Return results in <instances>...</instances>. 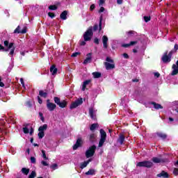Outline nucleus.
I'll list each match as a JSON object with an SVG mask.
<instances>
[{
	"instance_id": "nucleus-1",
	"label": "nucleus",
	"mask_w": 178,
	"mask_h": 178,
	"mask_svg": "<svg viewBox=\"0 0 178 178\" xmlns=\"http://www.w3.org/2000/svg\"><path fill=\"white\" fill-rule=\"evenodd\" d=\"M173 55V51H170L169 53H168V51H166L161 57V60L164 63H170V62L172 61V56Z\"/></svg>"
},
{
	"instance_id": "nucleus-2",
	"label": "nucleus",
	"mask_w": 178,
	"mask_h": 178,
	"mask_svg": "<svg viewBox=\"0 0 178 178\" xmlns=\"http://www.w3.org/2000/svg\"><path fill=\"white\" fill-rule=\"evenodd\" d=\"M152 166H154V163L149 161H140L136 164L137 168H147V169L152 168Z\"/></svg>"
},
{
	"instance_id": "nucleus-3",
	"label": "nucleus",
	"mask_w": 178,
	"mask_h": 178,
	"mask_svg": "<svg viewBox=\"0 0 178 178\" xmlns=\"http://www.w3.org/2000/svg\"><path fill=\"white\" fill-rule=\"evenodd\" d=\"M48 129V124H44L38 128L39 133L38 134V137L40 140L44 138L45 137L44 131Z\"/></svg>"
},
{
	"instance_id": "nucleus-4",
	"label": "nucleus",
	"mask_w": 178,
	"mask_h": 178,
	"mask_svg": "<svg viewBox=\"0 0 178 178\" xmlns=\"http://www.w3.org/2000/svg\"><path fill=\"white\" fill-rule=\"evenodd\" d=\"M3 44L4 47L2 44H0V51H4L5 52H8L9 49H12V48H13V45H15L14 42L9 43V40H5ZM5 47L7 49H6Z\"/></svg>"
},
{
	"instance_id": "nucleus-5",
	"label": "nucleus",
	"mask_w": 178,
	"mask_h": 178,
	"mask_svg": "<svg viewBox=\"0 0 178 178\" xmlns=\"http://www.w3.org/2000/svg\"><path fill=\"white\" fill-rule=\"evenodd\" d=\"M92 35H94V32H92V26H89L83 34L84 41H91V38Z\"/></svg>"
},
{
	"instance_id": "nucleus-6",
	"label": "nucleus",
	"mask_w": 178,
	"mask_h": 178,
	"mask_svg": "<svg viewBox=\"0 0 178 178\" xmlns=\"http://www.w3.org/2000/svg\"><path fill=\"white\" fill-rule=\"evenodd\" d=\"M99 133H100V140L99 141V147H102V145H104V144L105 143V141H106V132H105V130H104L103 129H101L99 130Z\"/></svg>"
},
{
	"instance_id": "nucleus-7",
	"label": "nucleus",
	"mask_w": 178,
	"mask_h": 178,
	"mask_svg": "<svg viewBox=\"0 0 178 178\" xmlns=\"http://www.w3.org/2000/svg\"><path fill=\"white\" fill-rule=\"evenodd\" d=\"M96 149H97V146L95 145L90 146L88 148V149H87L86 152V158H91L92 156H94Z\"/></svg>"
},
{
	"instance_id": "nucleus-8",
	"label": "nucleus",
	"mask_w": 178,
	"mask_h": 178,
	"mask_svg": "<svg viewBox=\"0 0 178 178\" xmlns=\"http://www.w3.org/2000/svg\"><path fill=\"white\" fill-rule=\"evenodd\" d=\"M54 102L58 105L60 108H66L67 106V102L66 100L60 101V98L58 97H54Z\"/></svg>"
},
{
	"instance_id": "nucleus-9",
	"label": "nucleus",
	"mask_w": 178,
	"mask_h": 178,
	"mask_svg": "<svg viewBox=\"0 0 178 178\" xmlns=\"http://www.w3.org/2000/svg\"><path fill=\"white\" fill-rule=\"evenodd\" d=\"M83 104V99L80 98L76 100L75 102H72L70 106V109H74L77 108V106H80Z\"/></svg>"
},
{
	"instance_id": "nucleus-10",
	"label": "nucleus",
	"mask_w": 178,
	"mask_h": 178,
	"mask_svg": "<svg viewBox=\"0 0 178 178\" xmlns=\"http://www.w3.org/2000/svg\"><path fill=\"white\" fill-rule=\"evenodd\" d=\"M47 108L48 111H49L50 112H52V111H55V109H56V104L51 102L49 99H47Z\"/></svg>"
},
{
	"instance_id": "nucleus-11",
	"label": "nucleus",
	"mask_w": 178,
	"mask_h": 178,
	"mask_svg": "<svg viewBox=\"0 0 178 178\" xmlns=\"http://www.w3.org/2000/svg\"><path fill=\"white\" fill-rule=\"evenodd\" d=\"M99 27V33H101V31L102 30V17H100V20L98 24H95L92 27V31H97L98 30Z\"/></svg>"
},
{
	"instance_id": "nucleus-12",
	"label": "nucleus",
	"mask_w": 178,
	"mask_h": 178,
	"mask_svg": "<svg viewBox=\"0 0 178 178\" xmlns=\"http://www.w3.org/2000/svg\"><path fill=\"white\" fill-rule=\"evenodd\" d=\"M27 33V28H24L20 31V26H18L14 31V34H26Z\"/></svg>"
},
{
	"instance_id": "nucleus-13",
	"label": "nucleus",
	"mask_w": 178,
	"mask_h": 178,
	"mask_svg": "<svg viewBox=\"0 0 178 178\" xmlns=\"http://www.w3.org/2000/svg\"><path fill=\"white\" fill-rule=\"evenodd\" d=\"M82 144H83V139L81 138H79L76 140V143L73 146L74 151H76L77 148H79V147H81Z\"/></svg>"
},
{
	"instance_id": "nucleus-14",
	"label": "nucleus",
	"mask_w": 178,
	"mask_h": 178,
	"mask_svg": "<svg viewBox=\"0 0 178 178\" xmlns=\"http://www.w3.org/2000/svg\"><path fill=\"white\" fill-rule=\"evenodd\" d=\"M88 140L90 143H91V144H94V143L97 141V135L94 133L90 134V135H88Z\"/></svg>"
},
{
	"instance_id": "nucleus-15",
	"label": "nucleus",
	"mask_w": 178,
	"mask_h": 178,
	"mask_svg": "<svg viewBox=\"0 0 178 178\" xmlns=\"http://www.w3.org/2000/svg\"><path fill=\"white\" fill-rule=\"evenodd\" d=\"M91 53H89L86 55V58L83 60V65H87L88 63H91L92 60V57L91 56Z\"/></svg>"
},
{
	"instance_id": "nucleus-16",
	"label": "nucleus",
	"mask_w": 178,
	"mask_h": 178,
	"mask_svg": "<svg viewBox=\"0 0 178 178\" xmlns=\"http://www.w3.org/2000/svg\"><path fill=\"white\" fill-rule=\"evenodd\" d=\"M156 177L169 178V173L165 170H162L161 173L156 175Z\"/></svg>"
},
{
	"instance_id": "nucleus-17",
	"label": "nucleus",
	"mask_w": 178,
	"mask_h": 178,
	"mask_svg": "<svg viewBox=\"0 0 178 178\" xmlns=\"http://www.w3.org/2000/svg\"><path fill=\"white\" fill-rule=\"evenodd\" d=\"M102 40L103 42V48H104V49H108V36L104 35Z\"/></svg>"
},
{
	"instance_id": "nucleus-18",
	"label": "nucleus",
	"mask_w": 178,
	"mask_h": 178,
	"mask_svg": "<svg viewBox=\"0 0 178 178\" xmlns=\"http://www.w3.org/2000/svg\"><path fill=\"white\" fill-rule=\"evenodd\" d=\"M149 104H150V105H153L154 109H156V110L163 109V106H162V105H161V104H157L156 102H151L149 103Z\"/></svg>"
},
{
	"instance_id": "nucleus-19",
	"label": "nucleus",
	"mask_w": 178,
	"mask_h": 178,
	"mask_svg": "<svg viewBox=\"0 0 178 178\" xmlns=\"http://www.w3.org/2000/svg\"><path fill=\"white\" fill-rule=\"evenodd\" d=\"M67 13H69L67 10H64L61 13L60 15V18L61 20H66L67 19Z\"/></svg>"
},
{
	"instance_id": "nucleus-20",
	"label": "nucleus",
	"mask_w": 178,
	"mask_h": 178,
	"mask_svg": "<svg viewBox=\"0 0 178 178\" xmlns=\"http://www.w3.org/2000/svg\"><path fill=\"white\" fill-rule=\"evenodd\" d=\"M50 72L53 76H55L56 73H58V68H56V65H52L50 67Z\"/></svg>"
},
{
	"instance_id": "nucleus-21",
	"label": "nucleus",
	"mask_w": 178,
	"mask_h": 178,
	"mask_svg": "<svg viewBox=\"0 0 178 178\" xmlns=\"http://www.w3.org/2000/svg\"><path fill=\"white\" fill-rule=\"evenodd\" d=\"M104 66H106V70H111L112 69H115V64H111L108 62L104 63Z\"/></svg>"
},
{
	"instance_id": "nucleus-22",
	"label": "nucleus",
	"mask_w": 178,
	"mask_h": 178,
	"mask_svg": "<svg viewBox=\"0 0 178 178\" xmlns=\"http://www.w3.org/2000/svg\"><path fill=\"white\" fill-rule=\"evenodd\" d=\"M98 127H99V124H98V123H94L90 125V131L94 133V131H95V129H98Z\"/></svg>"
},
{
	"instance_id": "nucleus-23",
	"label": "nucleus",
	"mask_w": 178,
	"mask_h": 178,
	"mask_svg": "<svg viewBox=\"0 0 178 178\" xmlns=\"http://www.w3.org/2000/svg\"><path fill=\"white\" fill-rule=\"evenodd\" d=\"M156 136H158V137H159L162 140H166V138H168V135L163 133L157 132Z\"/></svg>"
},
{
	"instance_id": "nucleus-24",
	"label": "nucleus",
	"mask_w": 178,
	"mask_h": 178,
	"mask_svg": "<svg viewBox=\"0 0 178 178\" xmlns=\"http://www.w3.org/2000/svg\"><path fill=\"white\" fill-rule=\"evenodd\" d=\"M91 161H92L91 159H89L88 161L82 163L80 165V168L84 169V168H87V165H88V163H90V162H91Z\"/></svg>"
},
{
	"instance_id": "nucleus-25",
	"label": "nucleus",
	"mask_w": 178,
	"mask_h": 178,
	"mask_svg": "<svg viewBox=\"0 0 178 178\" xmlns=\"http://www.w3.org/2000/svg\"><path fill=\"white\" fill-rule=\"evenodd\" d=\"M89 115L91 119H92V120H97V117L94 115V109L92 108L89 109Z\"/></svg>"
},
{
	"instance_id": "nucleus-26",
	"label": "nucleus",
	"mask_w": 178,
	"mask_h": 178,
	"mask_svg": "<svg viewBox=\"0 0 178 178\" xmlns=\"http://www.w3.org/2000/svg\"><path fill=\"white\" fill-rule=\"evenodd\" d=\"M90 81H91V79L86 80V81H83V84L82 86V91H86V88L87 86H88V83Z\"/></svg>"
},
{
	"instance_id": "nucleus-27",
	"label": "nucleus",
	"mask_w": 178,
	"mask_h": 178,
	"mask_svg": "<svg viewBox=\"0 0 178 178\" xmlns=\"http://www.w3.org/2000/svg\"><path fill=\"white\" fill-rule=\"evenodd\" d=\"M86 176H94L95 175V170L94 169H90L88 172L85 173Z\"/></svg>"
},
{
	"instance_id": "nucleus-28",
	"label": "nucleus",
	"mask_w": 178,
	"mask_h": 178,
	"mask_svg": "<svg viewBox=\"0 0 178 178\" xmlns=\"http://www.w3.org/2000/svg\"><path fill=\"white\" fill-rule=\"evenodd\" d=\"M21 172H22L23 175H25V176H27V175L30 173V168H22L21 170Z\"/></svg>"
},
{
	"instance_id": "nucleus-29",
	"label": "nucleus",
	"mask_w": 178,
	"mask_h": 178,
	"mask_svg": "<svg viewBox=\"0 0 178 178\" xmlns=\"http://www.w3.org/2000/svg\"><path fill=\"white\" fill-rule=\"evenodd\" d=\"M39 95L42 98H47V97H48V93L47 92H44V90H40Z\"/></svg>"
},
{
	"instance_id": "nucleus-30",
	"label": "nucleus",
	"mask_w": 178,
	"mask_h": 178,
	"mask_svg": "<svg viewBox=\"0 0 178 178\" xmlns=\"http://www.w3.org/2000/svg\"><path fill=\"white\" fill-rule=\"evenodd\" d=\"M118 143H120L121 145L122 144H123V143H124V135L123 134L120 135L118 138Z\"/></svg>"
},
{
	"instance_id": "nucleus-31",
	"label": "nucleus",
	"mask_w": 178,
	"mask_h": 178,
	"mask_svg": "<svg viewBox=\"0 0 178 178\" xmlns=\"http://www.w3.org/2000/svg\"><path fill=\"white\" fill-rule=\"evenodd\" d=\"M94 79H99V77H101L102 74L101 72H95L92 73Z\"/></svg>"
},
{
	"instance_id": "nucleus-32",
	"label": "nucleus",
	"mask_w": 178,
	"mask_h": 178,
	"mask_svg": "<svg viewBox=\"0 0 178 178\" xmlns=\"http://www.w3.org/2000/svg\"><path fill=\"white\" fill-rule=\"evenodd\" d=\"M152 161L154 163H161V159H159L158 157H153Z\"/></svg>"
},
{
	"instance_id": "nucleus-33",
	"label": "nucleus",
	"mask_w": 178,
	"mask_h": 178,
	"mask_svg": "<svg viewBox=\"0 0 178 178\" xmlns=\"http://www.w3.org/2000/svg\"><path fill=\"white\" fill-rule=\"evenodd\" d=\"M127 33L128 37H133L134 35V34H137V32H136L134 31H129Z\"/></svg>"
},
{
	"instance_id": "nucleus-34",
	"label": "nucleus",
	"mask_w": 178,
	"mask_h": 178,
	"mask_svg": "<svg viewBox=\"0 0 178 178\" xmlns=\"http://www.w3.org/2000/svg\"><path fill=\"white\" fill-rule=\"evenodd\" d=\"M37 176V172L35 171H32L31 174L29 175L28 178H35Z\"/></svg>"
},
{
	"instance_id": "nucleus-35",
	"label": "nucleus",
	"mask_w": 178,
	"mask_h": 178,
	"mask_svg": "<svg viewBox=\"0 0 178 178\" xmlns=\"http://www.w3.org/2000/svg\"><path fill=\"white\" fill-rule=\"evenodd\" d=\"M49 10H56L58 9V7L54 4V5H51L49 6Z\"/></svg>"
},
{
	"instance_id": "nucleus-36",
	"label": "nucleus",
	"mask_w": 178,
	"mask_h": 178,
	"mask_svg": "<svg viewBox=\"0 0 178 178\" xmlns=\"http://www.w3.org/2000/svg\"><path fill=\"white\" fill-rule=\"evenodd\" d=\"M143 19H144L145 23H148V22L151 21V17L150 16H144Z\"/></svg>"
},
{
	"instance_id": "nucleus-37",
	"label": "nucleus",
	"mask_w": 178,
	"mask_h": 178,
	"mask_svg": "<svg viewBox=\"0 0 178 178\" xmlns=\"http://www.w3.org/2000/svg\"><path fill=\"white\" fill-rule=\"evenodd\" d=\"M15 49H16L15 47H13L11 49H10V51L8 55H10V56L12 58L13 56V55L15 54Z\"/></svg>"
},
{
	"instance_id": "nucleus-38",
	"label": "nucleus",
	"mask_w": 178,
	"mask_h": 178,
	"mask_svg": "<svg viewBox=\"0 0 178 178\" xmlns=\"http://www.w3.org/2000/svg\"><path fill=\"white\" fill-rule=\"evenodd\" d=\"M39 116L40 118V120L44 123L45 122V118H44V114L42 113L39 112Z\"/></svg>"
},
{
	"instance_id": "nucleus-39",
	"label": "nucleus",
	"mask_w": 178,
	"mask_h": 178,
	"mask_svg": "<svg viewBox=\"0 0 178 178\" xmlns=\"http://www.w3.org/2000/svg\"><path fill=\"white\" fill-rule=\"evenodd\" d=\"M42 158H43L44 160L48 159V157H47V154H46V153H45V150L42 149Z\"/></svg>"
},
{
	"instance_id": "nucleus-40",
	"label": "nucleus",
	"mask_w": 178,
	"mask_h": 178,
	"mask_svg": "<svg viewBox=\"0 0 178 178\" xmlns=\"http://www.w3.org/2000/svg\"><path fill=\"white\" fill-rule=\"evenodd\" d=\"M51 169H53V170H56L58 169V164L54 163L50 166Z\"/></svg>"
},
{
	"instance_id": "nucleus-41",
	"label": "nucleus",
	"mask_w": 178,
	"mask_h": 178,
	"mask_svg": "<svg viewBox=\"0 0 178 178\" xmlns=\"http://www.w3.org/2000/svg\"><path fill=\"white\" fill-rule=\"evenodd\" d=\"M26 106H27L28 108H31L33 106V104H31V102L30 101H27L25 103Z\"/></svg>"
},
{
	"instance_id": "nucleus-42",
	"label": "nucleus",
	"mask_w": 178,
	"mask_h": 178,
	"mask_svg": "<svg viewBox=\"0 0 178 178\" xmlns=\"http://www.w3.org/2000/svg\"><path fill=\"white\" fill-rule=\"evenodd\" d=\"M23 132L24 133V134H29V133H30L29 128L27 127L23 128Z\"/></svg>"
},
{
	"instance_id": "nucleus-43",
	"label": "nucleus",
	"mask_w": 178,
	"mask_h": 178,
	"mask_svg": "<svg viewBox=\"0 0 178 178\" xmlns=\"http://www.w3.org/2000/svg\"><path fill=\"white\" fill-rule=\"evenodd\" d=\"M106 60L107 63L108 62L109 63H114L113 60H112V58L110 57H106Z\"/></svg>"
},
{
	"instance_id": "nucleus-44",
	"label": "nucleus",
	"mask_w": 178,
	"mask_h": 178,
	"mask_svg": "<svg viewBox=\"0 0 178 178\" xmlns=\"http://www.w3.org/2000/svg\"><path fill=\"white\" fill-rule=\"evenodd\" d=\"M48 16L49 17H51V19H54V17H55L56 15L55 13L49 12L48 13Z\"/></svg>"
},
{
	"instance_id": "nucleus-45",
	"label": "nucleus",
	"mask_w": 178,
	"mask_h": 178,
	"mask_svg": "<svg viewBox=\"0 0 178 178\" xmlns=\"http://www.w3.org/2000/svg\"><path fill=\"white\" fill-rule=\"evenodd\" d=\"M78 55H81L80 52H74L71 55L72 58H76Z\"/></svg>"
},
{
	"instance_id": "nucleus-46",
	"label": "nucleus",
	"mask_w": 178,
	"mask_h": 178,
	"mask_svg": "<svg viewBox=\"0 0 178 178\" xmlns=\"http://www.w3.org/2000/svg\"><path fill=\"white\" fill-rule=\"evenodd\" d=\"M173 175H174V176L178 175V168H174Z\"/></svg>"
},
{
	"instance_id": "nucleus-47",
	"label": "nucleus",
	"mask_w": 178,
	"mask_h": 178,
	"mask_svg": "<svg viewBox=\"0 0 178 178\" xmlns=\"http://www.w3.org/2000/svg\"><path fill=\"white\" fill-rule=\"evenodd\" d=\"M36 162H37V160L35 159V157L31 156V163H36Z\"/></svg>"
},
{
	"instance_id": "nucleus-48",
	"label": "nucleus",
	"mask_w": 178,
	"mask_h": 178,
	"mask_svg": "<svg viewBox=\"0 0 178 178\" xmlns=\"http://www.w3.org/2000/svg\"><path fill=\"white\" fill-rule=\"evenodd\" d=\"M94 43L96 44V45H98L99 44V39L98 38H95L94 39Z\"/></svg>"
},
{
	"instance_id": "nucleus-49",
	"label": "nucleus",
	"mask_w": 178,
	"mask_h": 178,
	"mask_svg": "<svg viewBox=\"0 0 178 178\" xmlns=\"http://www.w3.org/2000/svg\"><path fill=\"white\" fill-rule=\"evenodd\" d=\"M104 3H105V0H99V6H103Z\"/></svg>"
},
{
	"instance_id": "nucleus-50",
	"label": "nucleus",
	"mask_w": 178,
	"mask_h": 178,
	"mask_svg": "<svg viewBox=\"0 0 178 178\" xmlns=\"http://www.w3.org/2000/svg\"><path fill=\"white\" fill-rule=\"evenodd\" d=\"M86 40H82V41H80V43H79V45H81V47H84V45H86Z\"/></svg>"
},
{
	"instance_id": "nucleus-51",
	"label": "nucleus",
	"mask_w": 178,
	"mask_h": 178,
	"mask_svg": "<svg viewBox=\"0 0 178 178\" xmlns=\"http://www.w3.org/2000/svg\"><path fill=\"white\" fill-rule=\"evenodd\" d=\"M137 41H131L130 42H129V45H130V47H131V46H133V45H136V44H137Z\"/></svg>"
},
{
	"instance_id": "nucleus-52",
	"label": "nucleus",
	"mask_w": 178,
	"mask_h": 178,
	"mask_svg": "<svg viewBox=\"0 0 178 178\" xmlns=\"http://www.w3.org/2000/svg\"><path fill=\"white\" fill-rule=\"evenodd\" d=\"M102 12H105V8L101 6L100 9L99 10V13H102Z\"/></svg>"
},
{
	"instance_id": "nucleus-53",
	"label": "nucleus",
	"mask_w": 178,
	"mask_h": 178,
	"mask_svg": "<svg viewBox=\"0 0 178 178\" xmlns=\"http://www.w3.org/2000/svg\"><path fill=\"white\" fill-rule=\"evenodd\" d=\"M94 9H95V4H92V5L90 6V10L91 12H92V10H94Z\"/></svg>"
},
{
	"instance_id": "nucleus-54",
	"label": "nucleus",
	"mask_w": 178,
	"mask_h": 178,
	"mask_svg": "<svg viewBox=\"0 0 178 178\" xmlns=\"http://www.w3.org/2000/svg\"><path fill=\"white\" fill-rule=\"evenodd\" d=\"M41 163L43 166H48V165H49L48 163H47V161H42Z\"/></svg>"
},
{
	"instance_id": "nucleus-55",
	"label": "nucleus",
	"mask_w": 178,
	"mask_h": 178,
	"mask_svg": "<svg viewBox=\"0 0 178 178\" xmlns=\"http://www.w3.org/2000/svg\"><path fill=\"white\" fill-rule=\"evenodd\" d=\"M122 47H123V48H129V47H130V43H129V44H122Z\"/></svg>"
},
{
	"instance_id": "nucleus-56",
	"label": "nucleus",
	"mask_w": 178,
	"mask_h": 178,
	"mask_svg": "<svg viewBox=\"0 0 178 178\" xmlns=\"http://www.w3.org/2000/svg\"><path fill=\"white\" fill-rule=\"evenodd\" d=\"M154 77H156L157 79H159V77H161V74H159V72H155L154 73Z\"/></svg>"
},
{
	"instance_id": "nucleus-57",
	"label": "nucleus",
	"mask_w": 178,
	"mask_h": 178,
	"mask_svg": "<svg viewBox=\"0 0 178 178\" xmlns=\"http://www.w3.org/2000/svg\"><path fill=\"white\" fill-rule=\"evenodd\" d=\"M38 104H42V99L41 97H40V96H38Z\"/></svg>"
},
{
	"instance_id": "nucleus-58",
	"label": "nucleus",
	"mask_w": 178,
	"mask_h": 178,
	"mask_svg": "<svg viewBox=\"0 0 178 178\" xmlns=\"http://www.w3.org/2000/svg\"><path fill=\"white\" fill-rule=\"evenodd\" d=\"M174 51H175V52H177V51H178V44H175Z\"/></svg>"
},
{
	"instance_id": "nucleus-59",
	"label": "nucleus",
	"mask_w": 178,
	"mask_h": 178,
	"mask_svg": "<svg viewBox=\"0 0 178 178\" xmlns=\"http://www.w3.org/2000/svg\"><path fill=\"white\" fill-rule=\"evenodd\" d=\"M122 56H124V58L125 59H129V54H127V53H124V54H122Z\"/></svg>"
},
{
	"instance_id": "nucleus-60",
	"label": "nucleus",
	"mask_w": 178,
	"mask_h": 178,
	"mask_svg": "<svg viewBox=\"0 0 178 178\" xmlns=\"http://www.w3.org/2000/svg\"><path fill=\"white\" fill-rule=\"evenodd\" d=\"M117 3L118 5H122V3H123V0H117Z\"/></svg>"
},
{
	"instance_id": "nucleus-61",
	"label": "nucleus",
	"mask_w": 178,
	"mask_h": 178,
	"mask_svg": "<svg viewBox=\"0 0 178 178\" xmlns=\"http://www.w3.org/2000/svg\"><path fill=\"white\" fill-rule=\"evenodd\" d=\"M20 81L21 84L22 85V87H24V81L23 80V78H21Z\"/></svg>"
},
{
	"instance_id": "nucleus-62",
	"label": "nucleus",
	"mask_w": 178,
	"mask_h": 178,
	"mask_svg": "<svg viewBox=\"0 0 178 178\" xmlns=\"http://www.w3.org/2000/svg\"><path fill=\"white\" fill-rule=\"evenodd\" d=\"M55 6H57V8L58 6H60V2L59 1L56 2Z\"/></svg>"
},
{
	"instance_id": "nucleus-63",
	"label": "nucleus",
	"mask_w": 178,
	"mask_h": 178,
	"mask_svg": "<svg viewBox=\"0 0 178 178\" xmlns=\"http://www.w3.org/2000/svg\"><path fill=\"white\" fill-rule=\"evenodd\" d=\"M34 133V129L33 128L31 129V131L29 132L30 136H31Z\"/></svg>"
},
{
	"instance_id": "nucleus-64",
	"label": "nucleus",
	"mask_w": 178,
	"mask_h": 178,
	"mask_svg": "<svg viewBox=\"0 0 178 178\" xmlns=\"http://www.w3.org/2000/svg\"><path fill=\"white\" fill-rule=\"evenodd\" d=\"M0 87H5V83L1 82V81H0Z\"/></svg>"
}]
</instances>
